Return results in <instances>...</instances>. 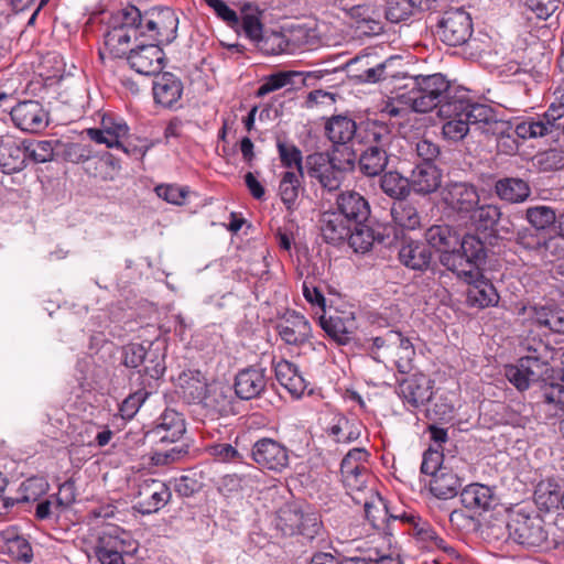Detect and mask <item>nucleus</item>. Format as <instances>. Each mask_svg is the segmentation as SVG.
I'll list each match as a JSON object with an SVG mask.
<instances>
[{"label":"nucleus","instance_id":"4be33fe9","mask_svg":"<svg viewBox=\"0 0 564 564\" xmlns=\"http://www.w3.org/2000/svg\"><path fill=\"white\" fill-rule=\"evenodd\" d=\"M129 133V127L123 119L115 118L111 115H105L99 128H89L86 130L87 137L107 148L121 147L123 140Z\"/></svg>","mask_w":564,"mask_h":564},{"label":"nucleus","instance_id":"6e6d98bb","mask_svg":"<svg viewBox=\"0 0 564 564\" xmlns=\"http://www.w3.org/2000/svg\"><path fill=\"white\" fill-rule=\"evenodd\" d=\"M212 73V63L207 57H203L198 65L189 72V87L198 97L207 96L209 91V75Z\"/></svg>","mask_w":564,"mask_h":564},{"label":"nucleus","instance_id":"37998d69","mask_svg":"<svg viewBox=\"0 0 564 564\" xmlns=\"http://www.w3.org/2000/svg\"><path fill=\"white\" fill-rule=\"evenodd\" d=\"M109 25L128 29L137 39L144 30V14L135 6L128 4L111 14Z\"/></svg>","mask_w":564,"mask_h":564},{"label":"nucleus","instance_id":"79ce46f5","mask_svg":"<svg viewBox=\"0 0 564 564\" xmlns=\"http://www.w3.org/2000/svg\"><path fill=\"white\" fill-rule=\"evenodd\" d=\"M210 481L208 466L206 470L193 468L175 480V490L180 496L189 497L207 487Z\"/></svg>","mask_w":564,"mask_h":564},{"label":"nucleus","instance_id":"aec40b11","mask_svg":"<svg viewBox=\"0 0 564 564\" xmlns=\"http://www.w3.org/2000/svg\"><path fill=\"white\" fill-rule=\"evenodd\" d=\"M318 324L329 338L343 346L350 343L357 328L352 313L335 312L326 315L325 310L318 317Z\"/></svg>","mask_w":564,"mask_h":564},{"label":"nucleus","instance_id":"13d9d810","mask_svg":"<svg viewBox=\"0 0 564 564\" xmlns=\"http://www.w3.org/2000/svg\"><path fill=\"white\" fill-rule=\"evenodd\" d=\"M524 218L535 230L541 231L554 225L557 216L552 207L535 205L525 209Z\"/></svg>","mask_w":564,"mask_h":564},{"label":"nucleus","instance_id":"5fc2aeb1","mask_svg":"<svg viewBox=\"0 0 564 564\" xmlns=\"http://www.w3.org/2000/svg\"><path fill=\"white\" fill-rule=\"evenodd\" d=\"M301 178H303V175H300V173L286 171L283 173L282 178L280 181L279 194L281 200L289 210L293 209L299 197Z\"/></svg>","mask_w":564,"mask_h":564},{"label":"nucleus","instance_id":"603ef678","mask_svg":"<svg viewBox=\"0 0 564 564\" xmlns=\"http://www.w3.org/2000/svg\"><path fill=\"white\" fill-rule=\"evenodd\" d=\"M132 36L133 33L128 29L109 25V30L105 34V45L113 57L121 58L128 55Z\"/></svg>","mask_w":564,"mask_h":564},{"label":"nucleus","instance_id":"5701e85b","mask_svg":"<svg viewBox=\"0 0 564 564\" xmlns=\"http://www.w3.org/2000/svg\"><path fill=\"white\" fill-rule=\"evenodd\" d=\"M467 282L466 304L474 308L495 306L499 302V294L494 284L480 272L475 278L458 276Z\"/></svg>","mask_w":564,"mask_h":564},{"label":"nucleus","instance_id":"f8f14e48","mask_svg":"<svg viewBox=\"0 0 564 564\" xmlns=\"http://www.w3.org/2000/svg\"><path fill=\"white\" fill-rule=\"evenodd\" d=\"M252 460L262 469L281 473L289 466V451L278 441L263 437L251 447Z\"/></svg>","mask_w":564,"mask_h":564},{"label":"nucleus","instance_id":"4c0bfd02","mask_svg":"<svg viewBox=\"0 0 564 564\" xmlns=\"http://www.w3.org/2000/svg\"><path fill=\"white\" fill-rule=\"evenodd\" d=\"M274 372L279 383L292 395L301 397L307 388V383L299 372L297 367L288 360L278 361L274 365Z\"/></svg>","mask_w":564,"mask_h":564},{"label":"nucleus","instance_id":"de8ad7c7","mask_svg":"<svg viewBox=\"0 0 564 564\" xmlns=\"http://www.w3.org/2000/svg\"><path fill=\"white\" fill-rule=\"evenodd\" d=\"M302 506L292 502L281 507L275 517V528L283 534L292 536L299 531V521L302 519Z\"/></svg>","mask_w":564,"mask_h":564},{"label":"nucleus","instance_id":"9d476101","mask_svg":"<svg viewBox=\"0 0 564 564\" xmlns=\"http://www.w3.org/2000/svg\"><path fill=\"white\" fill-rule=\"evenodd\" d=\"M437 34L442 42L449 46H460L473 34V22L468 12L463 9L446 11L438 22Z\"/></svg>","mask_w":564,"mask_h":564},{"label":"nucleus","instance_id":"cd10ccee","mask_svg":"<svg viewBox=\"0 0 564 564\" xmlns=\"http://www.w3.org/2000/svg\"><path fill=\"white\" fill-rule=\"evenodd\" d=\"M0 552L14 561L31 563L33 551L29 541L15 527L0 531Z\"/></svg>","mask_w":564,"mask_h":564},{"label":"nucleus","instance_id":"20e7f679","mask_svg":"<svg viewBox=\"0 0 564 564\" xmlns=\"http://www.w3.org/2000/svg\"><path fill=\"white\" fill-rule=\"evenodd\" d=\"M487 249L482 240L476 235L467 234L459 237L455 253H445L441 264L457 276L475 278L481 265L485 264Z\"/></svg>","mask_w":564,"mask_h":564},{"label":"nucleus","instance_id":"052dcab7","mask_svg":"<svg viewBox=\"0 0 564 564\" xmlns=\"http://www.w3.org/2000/svg\"><path fill=\"white\" fill-rule=\"evenodd\" d=\"M544 356L535 358H523L519 359V362L524 371H527V376L533 380L534 383H542L544 380L552 379V375L554 370L550 366V361L543 362Z\"/></svg>","mask_w":564,"mask_h":564},{"label":"nucleus","instance_id":"39448f33","mask_svg":"<svg viewBox=\"0 0 564 564\" xmlns=\"http://www.w3.org/2000/svg\"><path fill=\"white\" fill-rule=\"evenodd\" d=\"M507 530L514 542L529 549L549 545V532L544 528V520L534 510L527 511L520 508L510 512Z\"/></svg>","mask_w":564,"mask_h":564},{"label":"nucleus","instance_id":"7ed1b4c3","mask_svg":"<svg viewBox=\"0 0 564 564\" xmlns=\"http://www.w3.org/2000/svg\"><path fill=\"white\" fill-rule=\"evenodd\" d=\"M354 167V153L347 152L346 158H340L337 149H333L330 152H315L305 159L307 175L328 192L337 191L346 173L352 171Z\"/></svg>","mask_w":564,"mask_h":564},{"label":"nucleus","instance_id":"2f4dec72","mask_svg":"<svg viewBox=\"0 0 564 564\" xmlns=\"http://www.w3.org/2000/svg\"><path fill=\"white\" fill-rule=\"evenodd\" d=\"M352 225L345 219L343 214L328 210L322 214L319 229L325 242L339 245L347 240Z\"/></svg>","mask_w":564,"mask_h":564},{"label":"nucleus","instance_id":"e433bc0d","mask_svg":"<svg viewBox=\"0 0 564 564\" xmlns=\"http://www.w3.org/2000/svg\"><path fill=\"white\" fill-rule=\"evenodd\" d=\"M463 506L471 510H489L496 505L494 490L481 484H470L460 492Z\"/></svg>","mask_w":564,"mask_h":564},{"label":"nucleus","instance_id":"49530a36","mask_svg":"<svg viewBox=\"0 0 564 564\" xmlns=\"http://www.w3.org/2000/svg\"><path fill=\"white\" fill-rule=\"evenodd\" d=\"M262 11L251 3H245L240 10V30L252 42L261 40L263 24L261 21Z\"/></svg>","mask_w":564,"mask_h":564},{"label":"nucleus","instance_id":"ddd939ff","mask_svg":"<svg viewBox=\"0 0 564 564\" xmlns=\"http://www.w3.org/2000/svg\"><path fill=\"white\" fill-rule=\"evenodd\" d=\"M12 122L21 131L40 133L48 126L50 113L39 100L18 101L13 109Z\"/></svg>","mask_w":564,"mask_h":564},{"label":"nucleus","instance_id":"1a4fd4ad","mask_svg":"<svg viewBox=\"0 0 564 564\" xmlns=\"http://www.w3.org/2000/svg\"><path fill=\"white\" fill-rule=\"evenodd\" d=\"M178 18L170 8L152 9L144 13V30L141 36H147L155 44H170L176 37Z\"/></svg>","mask_w":564,"mask_h":564},{"label":"nucleus","instance_id":"58836bf2","mask_svg":"<svg viewBox=\"0 0 564 564\" xmlns=\"http://www.w3.org/2000/svg\"><path fill=\"white\" fill-rule=\"evenodd\" d=\"M358 135L365 148L378 147L387 150L393 138L389 126L379 120L366 121Z\"/></svg>","mask_w":564,"mask_h":564},{"label":"nucleus","instance_id":"9b49d317","mask_svg":"<svg viewBox=\"0 0 564 564\" xmlns=\"http://www.w3.org/2000/svg\"><path fill=\"white\" fill-rule=\"evenodd\" d=\"M170 488L159 479L148 478L138 484L133 509L141 514L161 510L171 499Z\"/></svg>","mask_w":564,"mask_h":564},{"label":"nucleus","instance_id":"2eb2a0df","mask_svg":"<svg viewBox=\"0 0 564 564\" xmlns=\"http://www.w3.org/2000/svg\"><path fill=\"white\" fill-rule=\"evenodd\" d=\"M137 551V542L130 533L117 525H107L100 533L95 554L97 557L111 556L113 554H133Z\"/></svg>","mask_w":564,"mask_h":564},{"label":"nucleus","instance_id":"6ab92c4d","mask_svg":"<svg viewBox=\"0 0 564 564\" xmlns=\"http://www.w3.org/2000/svg\"><path fill=\"white\" fill-rule=\"evenodd\" d=\"M400 521L411 525L412 534L419 542L423 543L426 549L431 551L441 550L451 556L456 555L455 549L448 545L445 540L438 535L435 529L419 514L402 512Z\"/></svg>","mask_w":564,"mask_h":564},{"label":"nucleus","instance_id":"338daca9","mask_svg":"<svg viewBox=\"0 0 564 564\" xmlns=\"http://www.w3.org/2000/svg\"><path fill=\"white\" fill-rule=\"evenodd\" d=\"M541 171H557L564 169V150L549 149L540 152L534 158Z\"/></svg>","mask_w":564,"mask_h":564},{"label":"nucleus","instance_id":"864d4df0","mask_svg":"<svg viewBox=\"0 0 564 564\" xmlns=\"http://www.w3.org/2000/svg\"><path fill=\"white\" fill-rule=\"evenodd\" d=\"M501 215V210L498 206L492 204L480 205L478 203L475 210L468 214L467 218L473 221L477 229L489 230L494 229V227L498 224Z\"/></svg>","mask_w":564,"mask_h":564},{"label":"nucleus","instance_id":"7c9ffc66","mask_svg":"<svg viewBox=\"0 0 564 564\" xmlns=\"http://www.w3.org/2000/svg\"><path fill=\"white\" fill-rule=\"evenodd\" d=\"M337 213L343 214L351 225L366 223L370 216L368 200L357 192L348 191L337 197Z\"/></svg>","mask_w":564,"mask_h":564},{"label":"nucleus","instance_id":"0eeeda50","mask_svg":"<svg viewBox=\"0 0 564 564\" xmlns=\"http://www.w3.org/2000/svg\"><path fill=\"white\" fill-rule=\"evenodd\" d=\"M175 387L177 393L186 403L194 404L205 411L204 417L212 414L206 402L210 393L207 372H202L198 369L184 370L177 376Z\"/></svg>","mask_w":564,"mask_h":564},{"label":"nucleus","instance_id":"473e14b6","mask_svg":"<svg viewBox=\"0 0 564 564\" xmlns=\"http://www.w3.org/2000/svg\"><path fill=\"white\" fill-rule=\"evenodd\" d=\"M325 134L332 142L333 149L349 143L357 135V123L349 115H334L324 126Z\"/></svg>","mask_w":564,"mask_h":564},{"label":"nucleus","instance_id":"8fccbe9b","mask_svg":"<svg viewBox=\"0 0 564 564\" xmlns=\"http://www.w3.org/2000/svg\"><path fill=\"white\" fill-rule=\"evenodd\" d=\"M562 488L552 481H541L534 491V502L540 510H560Z\"/></svg>","mask_w":564,"mask_h":564},{"label":"nucleus","instance_id":"f03ea898","mask_svg":"<svg viewBox=\"0 0 564 564\" xmlns=\"http://www.w3.org/2000/svg\"><path fill=\"white\" fill-rule=\"evenodd\" d=\"M403 87L408 89L406 99L411 102L412 110L420 113L435 108L440 111L442 105L452 101L458 93L466 91L452 86L441 73L409 77V82Z\"/></svg>","mask_w":564,"mask_h":564},{"label":"nucleus","instance_id":"a878e982","mask_svg":"<svg viewBox=\"0 0 564 564\" xmlns=\"http://www.w3.org/2000/svg\"><path fill=\"white\" fill-rule=\"evenodd\" d=\"M528 314L539 327L564 334V308L556 303H535L528 307Z\"/></svg>","mask_w":564,"mask_h":564},{"label":"nucleus","instance_id":"4468645a","mask_svg":"<svg viewBox=\"0 0 564 564\" xmlns=\"http://www.w3.org/2000/svg\"><path fill=\"white\" fill-rule=\"evenodd\" d=\"M564 117V102H553L536 119L530 118L516 126L514 132L521 139L541 138L561 127L557 121Z\"/></svg>","mask_w":564,"mask_h":564},{"label":"nucleus","instance_id":"ea45409f","mask_svg":"<svg viewBox=\"0 0 564 564\" xmlns=\"http://www.w3.org/2000/svg\"><path fill=\"white\" fill-rule=\"evenodd\" d=\"M462 480L451 468H441L438 474L432 477L430 491L438 499H451L457 496Z\"/></svg>","mask_w":564,"mask_h":564},{"label":"nucleus","instance_id":"e2e57ef3","mask_svg":"<svg viewBox=\"0 0 564 564\" xmlns=\"http://www.w3.org/2000/svg\"><path fill=\"white\" fill-rule=\"evenodd\" d=\"M299 531L296 534L304 536L307 540L316 538L323 528L321 516L311 510V508H302V519L299 521Z\"/></svg>","mask_w":564,"mask_h":564},{"label":"nucleus","instance_id":"f257e3e1","mask_svg":"<svg viewBox=\"0 0 564 564\" xmlns=\"http://www.w3.org/2000/svg\"><path fill=\"white\" fill-rule=\"evenodd\" d=\"M452 101L442 105L440 116L445 119L442 133L445 139L458 142L475 126L486 133L510 139L511 126L508 121L498 120L496 110L485 104L474 102L467 90L458 93Z\"/></svg>","mask_w":564,"mask_h":564},{"label":"nucleus","instance_id":"6e6552de","mask_svg":"<svg viewBox=\"0 0 564 564\" xmlns=\"http://www.w3.org/2000/svg\"><path fill=\"white\" fill-rule=\"evenodd\" d=\"M327 74L328 73L326 70H280L267 76L263 79V83L258 88L256 96L261 98L284 87L288 88V90H296L302 87H311Z\"/></svg>","mask_w":564,"mask_h":564},{"label":"nucleus","instance_id":"3c124183","mask_svg":"<svg viewBox=\"0 0 564 564\" xmlns=\"http://www.w3.org/2000/svg\"><path fill=\"white\" fill-rule=\"evenodd\" d=\"M325 432L337 443H351L360 436L358 426L343 415L333 419V423L325 429Z\"/></svg>","mask_w":564,"mask_h":564},{"label":"nucleus","instance_id":"0e129e2a","mask_svg":"<svg viewBox=\"0 0 564 564\" xmlns=\"http://www.w3.org/2000/svg\"><path fill=\"white\" fill-rule=\"evenodd\" d=\"M544 236L538 230L521 228L517 231L514 242L525 251L541 254Z\"/></svg>","mask_w":564,"mask_h":564},{"label":"nucleus","instance_id":"774afa93","mask_svg":"<svg viewBox=\"0 0 564 564\" xmlns=\"http://www.w3.org/2000/svg\"><path fill=\"white\" fill-rule=\"evenodd\" d=\"M148 350L142 344L131 343L122 348V364L127 368L135 369L147 360Z\"/></svg>","mask_w":564,"mask_h":564},{"label":"nucleus","instance_id":"423d86ee","mask_svg":"<svg viewBox=\"0 0 564 564\" xmlns=\"http://www.w3.org/2000/svg\"><path fill=\"white\" fill-rule=\"evenodd\" d=\"M441 202L449 215L464 219L475 210L480 197L474 184L449 181L441 188Z\"/></svg>","mask_w":564,"mask_h":564},{"label":"nucleus","instance_id":"c85d7f7f","mask_svg":"<svg viewBox=\"0 0 564 564\" xmlns=\"http://www.w3.org/2000/svg\"><path fill=\"white\" fill-rule=\"evenodd\" d=\"M265 370L250 367L239 371L235 379V392L242 400L259 397L265 389Z\"/></svg>","mask_w":564,"mask_h":564},{"label":"nucleus","instance_id":"a211bd4d","mask_svg":"<svg viewBox=\"0 0 564 564\" xmlns=\"http://www.w3.org/2000/svg\"><path fill=\"white\" fill-rule=\"evenodd\" d=\"M379 229L371 228L366 223H356L347 237L349 246L355 252L365 253L370 250L376 240L389 246L398 237L392 227H384L383 231Z\"/></svg>","mask_w":564,"mask_h":564},{"label":"nucleus","instance_id":"72a5a7b5","mask_svg":"<svg viewBox=\"0 0 564 564\" xmlns=\"http://www.w3.org/2000/svg\"><path fill=\"white\" fill-rule=\"evenodd\" d=\"M364 508L366 519L372 525V528L382 532L386 536H392L390 522L391 520H400L401 513H390L387 501L379 495H376L371 501L366 500Z\"/></svg>","mask_w":564,"mask_h":564},{"label":"nucleus","instance_id":"c9c22d12","mask_svg":"<svg viewBox=\"0 0 564 564\" xmlns=\"http://www.w3.org/2000/svg\"><path fill=\"white\" fill-rule=\"evenodd\" d=\"M496 195L505 202L519 204L525 202L531 195L529 183L519 177H502L494 186Z\"/></svg>","mask_w":564,"mask_h":564},{"label":"nucleus","instance_id":"f704fd0d","mask_svg":"<svg viewBox=\"0 0 564 564\" xmlns=\"http://www.w3.org/2000/svg\"><path fill=\"white\" fill-rule=\"evenodd\" d=\"M426 246L440 252V259L445 253H455L459 243V234L448 225H433L425 230Z\"/></svg>","mask_w":564,"mask_h":564},{"label":"nucleus","instance_id":"bb28decb","mask_svg":"<svg viewBox=\"0 0 564 564\" xmlns=\"http://www.w3.org/2000/svg\"><path fill=\"white\" fill-rule=\"evenodd\" d=\"M408 178L411 191L420 195H429L440 188L442 172L435 163H416Z\"/></svg>","mask_w":564,"mask_h":564},{"label":"nucleus","instance_id":"09e8293b","mask_svg":"<svg viewBox=\"0 0 564 564\" xmlns=\"http://www.w3.org/2000/svg\"><path fill=\"white\" fill-rule=\"evenodd\" d=\"M28 150L15 143H3L0 147V165L4 173L11 174L25 167Z\"/></svg>","mask_w":564,"mask_h":564},{"label":"nucleus","instance_id":"680f3d73","mask_svg":"<svg viewBox=\"0 0 564 564\" xmlns=\"http://www.w3.org/2000/svg\"><path fill=\"white\" fill-rule=\"evenodd\" d=\"M281 163L284 167L296 169L295 173L304 175L302 151L293 143L281 142L276 144Z\"/></svg>","mask_w":564,"mask_h":564},{"label":"nucleus","instance_id":"393cba45","mask_svg":"<svg viewBox=\"0 0 564 564\" xmlns=\"http://www.w3.org/2000/svg\"><path fill=\"white\" fill-rule=\"evenodd\" d=\"M399 261L408 269L425 272L432 264V252L424 242L420 240H403L399 249Z\"/></svg>","mask_w":564,"mask_h":564},{"label":"nucleus","instance_id":"f3484780","mask_svg":"<svg viewBox=\"0 0 564 564\" xmlns=\"http://www.w3.org/2000/svg\"><path fill=\"white\" fill-rule=\"evenodd\" d=\"M434 381L422 372H414L398 381L399 395L411 406L419 408L431 401Z\"/></svg>","mask_w":564,"mask_h":564},{"label":"nucleus","instance_id":"dca6fc26","mask_svg":"<svg viewBox=\"0 0 564 564\" xmlns=\"http://www.w3.org/2000/svg\"><path fill=\"white\" fill-rule=\"evenodd\" d=\"M127 61L138 74L159 75L164 67L165 54L158 44L138 45L129 51Z\"/></svg>","mask_w":564,"mask_h":564},{"label":"nucleus","instance_id":"4d7b16f0","mask_svg":"<svg viewBox=\"0 0 564 564\" xmlns=\"http://www.w3.org/2000/svg\"><path fill=\"white\" fill-rule=\"evenodd\" d=\"M540 398L545 404L554 405L555 408H564V377L544 380L540 383Z\"/></svg>","mask_w":564,"mask_h":564},{"label":"nucleus","instance_id":"b1692460","mask_svg":"<svg viewBox=\"0 0 564 564\" xmlns=\"http://www.w3.org/2000/svg\"><path fill=\"white\" fill-rule=\"evenodd\" d=\"M278 334L288 345L299 346L311 337V325L308 321L295 311H288L281 322L276 325Z\"/></svg>","mask_w":564,"mask_h":564},{"label":"nucleus","instance_id":"c03bdc74","mask_svg":"<svg viewBox=\"0 0 564 564\" xmlns=\"http://www.w3.org/2000/svg\"><path fill=\"white\" fill-rule=\"evenodd\" d=\"M379 185L381 191L394 199V202H399L400 199L406 198L411 193V184L409 183V178L402 176L400 173L395 171L386 172L379 175Z\"/></svg>","mask_w":564,"mask_h":564},{"label":"nucleus","instance_id":"a18cd8bd","mask_svg":"<svg viewBox=\"0 0 564 564\" xmlns=\"http://www.w3.org/2000/svg\"><path fill=\"white\" fill-rule=\"evenodd\" d=\"M390 212L393 223L400 228L414 230L421 226V216L416 207L406 198L394 202Z\"/></svg>","mask_w":564,"mask_h":564},{"label":"nucleus","instance_id":"c756f323","mask_svg":"<svg viewBox=\"0 0 564 564\" xmlns=\"http://www.w3.org/2000/svg\"><path fill=\"white\" fill-rule=\"evenodd\" d=\"M155 76L152 88L155 102L172 108L182 97V80L172 73H160Z\"/></svg>","mask_w":564,"mask_h":564},{"label":"nucleus","instance_id":"a19ab883","mask_svg":"<svg viewBox=\"0 0 564 564\" xmlns=\"http://www.w3.org/2000/svg\"><path fill=\"white\" fill-rule=\"evenodd\" d=\"M389 155L387 149L365 148L359 156L358 166L366 176H379L387 167Z\"/></svg>","mask_w":564,"mask_h":564},{"label":"nucleus","instance_id":"412c9836","mask_svg":"<svg viewBox=\"0 0 564 564\" xmlns=\"http://www.w3.org/2000/svg\"><path fill=\"white\" fill-rule=\"evenodd\" d=\"M185 433V422L178 412L166 409L159 417L156 425L147 433L154 443L166 444L177 442Z\"/></svg>","mask_w":564,"mask_h":564},{"label":"nucleus","instance_id":"69168bd1","mask_svg":"<svg viewBox=\"0 0 564 564\" xmlns=\"http://www.w3.org/2000/svg\"><path fill=\"white\" fill-rule=\"evenodd\" d=\"M412 111L411 102L406 99V91L387 100L381 109V112L390 118H406Z\"/></svg>","mask_w":564,"mask_h":564},{"label":"nucleus","instance_id":"bf43d9fd","mask_svg":"<svg viewBox=\"0 0 564 564\" xmlns=\"http://www.w3.org/2000/svg\"><path fill=\"white\" fill-rule=\"evenodd\" d=\"M50 485L43 477H30L20 486V495L17 497L18 503L37 501L48 491Z\"/></svg>","mask_w":564,"mask_h":564}]
</instances>
